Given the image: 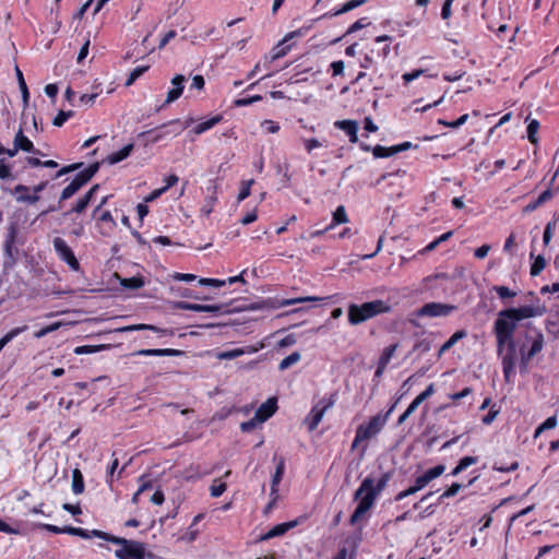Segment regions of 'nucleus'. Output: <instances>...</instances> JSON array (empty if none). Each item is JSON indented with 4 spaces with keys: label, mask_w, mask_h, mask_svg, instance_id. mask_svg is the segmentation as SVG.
<instances>
[{
    "label": "nucleus",
    "mask_w": 559,
    "mask_h": 559,
    "mask_svg": "<svg viewBox=\"0 0 559 559\" xmlns=\"http://www.w3.org/2000/svg\"><path fill=\"white\" fill-rule=\"evenodd\" d=\"M546 266V260L543 255H537L534 258V261L531 265L530 274L532 276H537L542 273V271Z\"/></svg>",
    "instance_id": "obj_37"
},
{
    "label": "nucleus",
    "mask_w": 559,
    "mask_h": 559,
    "mask_svg": "<svg viewBox=\"0 0 559 559\" xmlns=\"http://www.w3.org/2000/svg\"><path fill=\"white\" fill-rule=\"evenodd\" d=\"M456 309L453 305L441 304V302H428L416 310L417 317H447Z\"/></svg>",
    "instance_id": "obj_8"
},
{
    "label": "nucleus",
    "mask_w": 559,
    "mask_h": 559,
    "mask_svg": "<svg viewBox=\"0 0 559 559\" xmlns=\"http://www.w3.org/2000/svg\"><path fill=\"white\" fill-rule=\"evenodd\" d=\"M518 322L513 319L512 314H504L501 310L495 321V334H507L513 336Z\"/></svg>",
    "instance_id": "obj_12"
},
{
    "label": "nucleus",
    "mask_w": 559,
    "mask_h": 559,
    "mask_svg": "<svg viewBox=\"0 0 559 559\" xmlns=\"http://www.w3.org/2000/svg\"><path fill=\"white\" fill-rule=\"evenodd\" d=\"M516 360V347L515 344H510L507 348L506 354L502 355V365H514Z\"/></svg>",
    "instance_id": "obj_43"
},
{
    "label": "nucleus",
    "mask_w": 559,
    "mask_h": 559,
    "mask_svg": "<svg viewBox=\"0 0 559 559\" xmlns=\"http://www.w3.org/2000/svg\"><path fill=\"white\" fill-rule=\"evenodd\" d=\"M253 182H254L253 179L242 181L241 189H240L238 198H237L238 202L243 201L246 198H248L250 195V189H251V186L253 185Z\"/></svg>",
    "instance_id": "obj_50"
},
{
    "label": "nucleus",
    "mask_w": 559,
    "mask_h": 559,
    "mask_svg": "<svg viewBox=\"0 0 559 559\" xmlns=\"http://www.w3.org/2000/svg\"><path fill=\"white\" fill-rule=\"evenodd\" d=\"M98 169L99 163L95 162L79 171L73 180L62 190L59 198V205L61 202L73 197L83 186H85L96 175Z\"/></svg>",
    "instance_id": "obj_4"
},
{
    "label": "nucleus",
    "mask_w": 559,
    "mask_h": 559,
    "mask_svg": "<svg viewBox=\"0 0 559 559\" xmlns=\"http://www.w3.org/2000/svg\"><path fill=\"white\" fill-rule=\"evenodd\" d=\"M504 314H512L513 319L519 322L523 319H528L535 317L537 314H542L540 311H537L531 306H524L520 308H509L503 310Z\"/></svg>",
    "instance_id": "obj_18"
},
{
    "label": "nucleus",
    "mask_w": 559,
    "mask_h": 559,
    "mask_svg": "<svg viewBox=\"0 0 559 559\" xmlns=\"http://www.w3.org/2000/svg\"><path fill=\"white\" fill-rule=\"evenodd\" d=\"M38 124L34 115L22 114L20 128L13 140H29L28 136H37Z\"/></svg>",
    "instance_id": "obj_9"
},
{
    "label": "nucleus",
    "mask_w": 559,
    "mask_h": 559,
    "mask_svg": "<svg viewBox=\"0 0 559 559\" xmlns=\"http://www.w3.org/2000/svg\"><path fill=\"white\" fill-rule=\"evenodd\" d=\"M335 128L343 130L349 140H358V123L355 120H338L334 122Z\"/></svg>",
    "instance_id": "obj_21"
},
{
    "label": "nucleus",
    "mask_w": 559,
    "mask_h": 559,
    "mask_svg": "<svg viewBox=\"0 0 559 559\" xmlns=\"http://www.w3.org/2000/svg\"><path fill=\"white\" fill-rule=\"evenodd\" d=\"M261 127L267 133H275L280 130V126L272 120H264Z\"/></svg>",
    "instance_id": "obj_64"
},
{
    "label": "nucleus",
    "mask_w": 559,
    "mask_h": 559,
    "mask_svg": "<svg viewBox=\"0 0 559 559\" xmlns=\"http://www.w3.org/2000/svg\"><path fill=\"white\" fill-rule=\"evenodd\" d=\"M27 329H28L27 325L17 326V328L10 330L5 335H3L0 338V352L3 349V347L8 343H10L14 337L20 335L21 333L25 332Z\"/></svg>",
    "instance_id": "obj_34"
},
{
    "label": "nucleus",
    "mask_w": 559,
    "mask_h": 559,
    "mask_svg": "<svg viewBox=\"0 0 559 559\" xmlns=\"http://www.w3.org/2000/svg\"><path fill=\"white\" fill-rule=\"evenodd\" d=\"M32 147H33V142H13L12 148L5 150L0 145V154L7 153L10 157H12L19 152V150L28 152L32 150Z\"/></svg>",
    "instance_id": "obj_32"
},
{
    "label": "nucleus",
    "mask_w": 559,
    "mask_h": 559,
    "mask_svg": "<svg viewBox=\"0 0 559 559\" xmlns=\"http://www.w3.org/2000/svg\"><path fill=\"white\" fill-rule=\"evenodd\" d=\"M120 284L122 287H124L127 289H138L144 285V281L142 277L133 276V277L121 280Z\"/></svg>",
    "instance_id": "obj_39"
},
{
    "label": "nucleus",
    "mask_w": 559,
    "mask_h": 559,
    "mask_svg": "<svg viewBox=\"0 0 559 559\" xmlns=\"http://www.w3.org/2000/svg\"><path fill=\"white\" fill-rule=\"evenodd\" d=\"M493 290L497 293V295L501 298V299H506V298H512V297H515L516 296V293L511 290L509 287L507 286H495L493 287Z\"/></svg>",
    "instance_id": "obj_54"
},
{
    "label": "nucleus",
    "mask_w": 559,
    "mask_h": 559,
    "mask_svg": "<svg viewBox=\"0 0 559 559\" xmlns=\"http://www.w3.org/2000/svg\"><path fill=\"white\" fill-rule=\"evenodd\" d=\"M367 2V0H349L347 2H345L340 9H335L333 11H330L328 13H325L324 15H322V17H332V16H336V15H340V14H344L346 12H349L362 4H365Z\"/></svg>",
    "instance_id": "obj_25"
},
{
    "label": "nucleus",
    "mask_w": 559,
    "mask_h": 559,
    "mask_svg": "<svg viewBox=\"0 0 559 559\" xmlns=\"http://www.w3.org/2000/svg\"><path fill=\"white\" fill-rule=\"evenodd\" d=\"M222 120H223L222 115H215L211 118L202 119L201 121L195 122L193 126L186 122V128H190L191 133L199 135V134L212 129Z\"/></svg>",
    "instance_id": "obj_14"
},
{
    "label": "nucleus",
    "mask_w": 559,
    "mask_h": 559,
    "mask_svg": "<svg viewBox=\"0 0 559 559\" xmlns=\"http://www.w3.org/2000/svg\"><path fill=\"white\" fill-rule=\"evenodd\" d=\"M527 338L532 340V345L527 352L521 348V369H526L528 361L537 355L544 346V336L540 332H535L533 336L527 335Z\"/></svg>",
    "instance_id": "obj_11"
},
{
    "label": "nucleus",
    "mask_w": 559,
    "mask_h": 559,
    "mask_svg": "<svg viewBox=\"0 0 559 559\" xmlns=\"http://www.w3.org/2000/svg\"><path fill=\"white\" fill-rule=\"evenodd\" d=\"M150 69V66H139L134 68L130 74L129 78L126 81V86H131L141 75H143L147 70Z\"/></svg>",
    "instance_id": "obj_36"
},
{
    "label": "nucleus",
    "mask_w": 559,
    "mask_h": 559,
    "mask_svg": "<svg viewBox=\"0 0 559 559\" xmlns=\"http://www.w3.org/2000/svg\"><path fill=\"white\" fill-rule=\"evenodd\" d=\"M260 100H262L261 95H253L251 97L237 98L234 100V106L235 107H245V106L251 105V104L260 102Z\"/></svg>",
    "instance_id": "obj_47"
},
{
    "label": "nucleus",
    "mask_w": 559,
    "mask_h": 559,
    "mask_svg": "<svg viewBox=\"0 0 559 559\" xmlns=\"http://www.w3.org/2000/svg\"><path fill=\"white\" fill-rule=\"evenodd\" d=\"M53 248L61 260L68 263V265L78 271L80 267V263L76 260L72 249L68 246L64 239L60 237H56L53 239Z\"/></svg>",
    "instance_id": "obj_10"
},
{
    "label": "nucleus",
    "mask_w": 559,
    "mask_h": 559,
    "mask_svg": "<svg viewBox=\"0 0 559 559\" xmlns=\"http://www.w3.org/2000/svg\"><path fill=\"white\" fill-rule=\"evenodd\" d=\"M99 189L98 185H94L78 202L71 209V211L68 213H83L85 209L88 206L90 202L92 201L94 194Z\"/></svg>",
    "instance_id": "obj_22"
},
{
    "label": "nucleus",
    "mask_w": 559,
    "mask_h": 559,
    "mask_svg": "<svg viewBox=\"0 0 559 559\" xmlns=\"http://www.w3.org/2000/svg\"><path fill=\"white\" fill-rule=\"evenodd\" d=\"M226 488L227 486L225 483L218 481L216 479L214 480V484L210 487L211 496L217 498L225 492Z\"/></svg>",
    "instance_id": "obj_49"
},
{
    "label": "nucleus",
    "mask_w": 559,
    "mask_h": 559,
    "mask_svg": "<svg viewBox=\"0 0 559 559\" xmlns=\"http://www.w3.org/2000/svg\"><path fill=\"white\" fill-rule=\"evenodd\" d=\"M59 326H60V323H59V322L52 323V324H50V325H47V326H45V328L40 329L39 331H37V332L35 333V337H36V338H41V337L46 336L47 334H49V333H51V332H53V331L58 330V329H59Z\"/></svg>",
    "instance_id": "obj_57"
},
{
    "label": "nucleus",
    "mask_w": 559,
    "mask_h": 559,
    "mask_svg": "<svg viewBox=\"0 0 559 559\" xmlns=\"http://www.w3.org/2000/svg\"><path fill=\"white\" fill-rule=\"evenodd\" d=\"M94 535L97 538L119 545L120 548L115 551V556L118 559H144L145 557V545L141 542L118 537L108 533H94Z\"/></svg>",
    "instance_id": "obj_2"
},
{
    "label": "nucleus",
    "mask_w": 559,
    "mask_h": 559,
    "mask_svg": "<svg viewBox=\"0 0 559 559\" xmlns=\"http://www.w3.org/2000/svg\"><path fill=\"white\" fill-rule=\"evenodd\" d=\"M84 478L83 474L79 468H74L72 471V491L75 495H81L84 491Z\"/></svg>",
    "instance_id": "obj_29"
},
{
    "label": "nucleus",
    "mask_w": 559,
    "mask_h": 559,
    "mask_svg": "<svg viewBox=\"0 0 559 559\" xmlns=\"http://www.w3.org/2000/svg\"><path fill=\"white\" fill-rule=\"evenodd\" d=\"M136 356H170L178 357L182 356L183 352L180 349L173 348H156V349H140L134 353Z\"/></svg>",
    "instance_id": "obj_20"
},
{
    "label": "nucleus",
    "mask_w": 559,
    "mask_h": 559,
    "mask_svg": "<svg viewBox=\"0 0 559 559\" xmlns=\"http://www.w3.org/2000/svg\"><path fill=\"white\" fill-rule=\"evenodd\" d=\"M391 307L383 300L377 299L362 305L350 304L347 310L348 322L360 324L378 314L389 312Z\"/></svg>",
    "instance_id": "obj_3"
},
{
    "label": "nucleus",
    "mask_w": 559,
    "mask_h": 559,
    "mask_svg": "<svg viewBox=\"0 0 559 559\" xmlns=\"http://www.w3.org/2000/svg\"><path fill=\"white\" fill-rule=\"evenodd\" d=\"M107 345H83L74 348V354L84 355V354H93L105 349Z\"/></svg>",
    "instance_id": "obj_42"
},
{
    "label": "nucleus",
    "mask_w": 559,
    "mask_h": 559,
    "mask_svg": "<svg viewBox=\"0 0 559 559\" xmlns=\"http://www.w3.org/2000/svg\"><path fill=\"white\" fill-rule=\"evenodd\" d=\"M397 348V344H392L388 347L384 348L381 357L379 358V361L380 364L384 365V366H388L391 358L393 357L395 350Z\"/></svg>",
    "instance_id": "obj_45"
},
{
    "label": "nucleus",
    "mask_w": 559,
    "mask_h": 559,
    "mask_svg": "<svg viewBox=\"0 0 559 559\" xmlns=\"http://www.w3.org/2000/svg\"><path fill=\"white\" fill-rule=\"evenodd\" d=\"M361 69L369 70L376 66V61L373 58V50L364 55L362 59L359 62Z\"/></svg>",
    "instance_id": "obj_48"
},
{
    "label": "nucleus",
    "mask_w": 559,
    "mask_h": 559,
    "mask_svg": "<svg viewBox=\"0 0 559 559\" xmlns=\"http://www.w3.org/2000/svg\"><path fill=\"white\" fill-rule=\"evenodd\" d=\"M347 214L345 207L340 205L333 213L332 223L326 227V229H332L335 225L347 223Z\"/></svg>",
    "instance_id": "obj_33"
},
{
    "label": "nucleus",
    "mask_w": 559,
    "mask_h": 559,
    "mask_svg": "<svg viewBox=\"0 0 559 559\" xmlns=\"http://www.w3.org/2000/svg\"><path fill=\"white\" fill-rule=\"evenodd\" d=\"M412 147V142H402L401 144L393 145L390 147H384L381 145H377L372 148L373 156L377 158H384L392 155H395L400 152L407 151Z\"/></svg>",
    "instance_id": "obj_15"
},
{
    "label": "nucleus",
    "mask_w": 559,
    "mask_h": 559,
    "mask_svg": "<svg viewBox=\"0 0 559 559\" xmlns=\"http://www.w3.org/2000/svg\"><path fill=\"white\" fill-rule=\"evenodd\" d=\"M83 166V163H74L68 166L62 167L60 170H58L55 175V178H59L66 174L73 173L75 170H79Z\"/></svg>",
    "instance_id": "obj_55"
},
{
    "label": "nucleus",
    "mask_w": 559,
    "mask_h": 559,
    "mask_svg": "<svg viewBox=\"0 0 559 559\" xmlns=\"http://www.w3.org/2000/svg\"><path fill=\"white\" fill-rule=\"evenodd\" d=\"M391 479V473H384L374 485V479L370 476L366 477L359 488L354 493V500H358L354 513L350 515L349 523L352 525L360 521L365 514L372 508L377 496L386 487Z\"/></svg>",
    "instance_id": "obj_1"
},
{
    "label": "nucleus",
    "mask_w": 559,
    "mask_h": 559,
    "mask_svg": "<svg viewBox=\"0 0 559 559\" xmlns=\"http://www.w3.org/2000/svg\"><path fill=\"white\" fill-rule=\"evenodd\" d=\"M94 218H96L100 223H109L111 227L116 225L112 215L109 211H104L99 215L96 214Z\"/></svg>",
    "instance_id": "obj_63"
},
{
    "label": "nucleus",
    "mask_w": 559,
    "mask_h": 559,
    "mask_svg": "<svg viewBox=\"0 0 559 559\" xmlns=\"http://www.w3.org/2000/svg\"><path fill=\"white\" fill-rule=\"evenodd\" d=\"M258 424L260 423L257 419V416L254 415V417L251 418L250 420L241 423L240 429L242 432H251L252 430L255 429Z\"/></svg>",
    "instance_id": "obj_59"
},
{
    "label": "nucleus",
    "mask_w": 559,
    "mask_h": 559,
    "mask_svg": "<svg viewBox=\"0 0 559 559\" xmlns=\"http://www.w3.org/2000/svg\"><path fill=\"white\" fill-rule=\"evenodd\" d=\"M182 92H183V87H180V86L179 87H173L167 93L166 103L170 104V103L177 100L182 95Z\"/></svg>",
    "instance_id": "obj_58"
},
{
    "label": "nucleus",
    "mask_w": 559,
    "mask_h": 559,
    "mask_svg": "<svg viewBox=\"0 0 559 559\" xmlns=\"http://www.w3.org/2000/svg\"><path fill=\"white\" fill-rule=\"evenodd\" d=\"M386 417L382 414L372 416L368 423L361 424L357 427L358 440H369L376 437L385 426Z\"/></svg>",
    "instance_id": "obj_5"
},
{
    "label": "nucleus",
    "mask_w": 559,
    "mask_h": 559,
    "mask_svg": "<svg viewBox=\"0 0 559 559\" xmlns=\"http://www.w3.org/2000/svg\"><path fill=\"white\" fill-rule=\"evenodd\" d=\"M319 300H322V298L312 297V296L298 297V298H292V299H283L282 301H280L278 307L292 306V305L307 302V301H319Z\"/></svg>",
    "instance_id": "obj_41"
},
{
    "label": "nucleus",
    "mask_w": 559,
    "mask_h": 559,
    "mask_svg": "<svg viewBox=\"0 0 559 559\" xmlns=\"http://www.w3.org/2000/svg\"><path fill=\"white\" fill-rule=\"evenodd\" d=\"M297 525H298V521L297 520L277 524L274 527H272L270 531H267L265 534L261 535L259 537V540L260 542H265V540H269L271 538H274V537H277V536H282L285 533H287L289 530L296 527Z\"/></svg>",
    "instance_id": "obj_17"
},
{
    "label": "nucleus",
    "mask_w": 559,
    "mask_h": 559,
    "mask_svg": "<svg viewBox=\"0 0 559 559\" xmlns=\"http://www.w3.org/2000/svg\"><path fill=\"white\" fill-rule=\"evenodd\" d=\"M15 72H16L19 86H20V90L22 93L23 100L25 104H27L28 99H29V93H28V88H27L26 82L24 80L23 73L19 67H15Z\"/></svg>",
    "instance_id": "obj_38"
},
{
    "label": "nucleus",
    "mask_w": 559,
    "mask_h": 559,
    "mask_svg": "<svg viewBox=\"0 0 559 559\" xmlns=\"http://www.w3.org/2000/svg\"><path fill=\"white\" fill-rule=\"evenodd\" d=\"M207 190H212V192L205 198L204 200V204L203 206L201 207V213L205 216H209L212 212H213V209H214V205H215V202L217 200L216 198V186H211L207 188Z\"/></svg>",
    "instance_id": "obj_28"
},
{
    "label": "nucleus",
    "mask_w": 559,
    "mask_h": 559,
    "mask_svg": "<svg viewBox=\"0 0 559 559\" xmlns=\"http://www.w3.org/2000/svg\"><path fill=\"white\" fill-rule=\"evenodd\" d=\"M467 335L465 330L456 331L451 337L442 344L438 352V357H441L445 352H448L450 348H452L456 342L464 338Z\"/></svg>",
    "instance_id": "obj_27"
},
{
    "label": "nucleus",
    "mask_w": 559,
    "mask_h": 559,
    "mask_svg": "<svg viewBox=\"0 0 559 559\" xmlns=\"http://www.w3.org/2000/svg\"><path fill=\"white\" fill-rule=\"evenodd\" d=\"M285 472V460L283 457L278 459L275 473L272 477L271 484V495H276L278 492V485L283 478Z\"/></svg>",
    "instance_id": "obj_26"
},
{
    "label": "nucleus",
    "mask_w": 559,
    "mask_h": 559,
    "mask_svg": "<svg viewBox=\"0 0 559 559\" xmlns=\"http://www.w3.org/2000/svg\"><path fill=\"white\" fill-rule=\"evenodd\" d=\"M334 402L335 401L333 396H331L328 401L321 400L317 405L312 407L311 412L304 420V424L307 426L309 431L316 430L318 425L321 423L325 412L333 406Z\"/></svg>",
    "instance_id": "obj_6"
},
{
    "label": "nucleus",
    "mask_w": 559,
    "mask_h": 559,
    "mask_svg": "<svg viewBox=\"0 0 559 559\" xmlns=\"http://www.w3.org/2000/svg\"><path fill=\"white\" fill-rule=\"evenodd\" d=\"M139 330H151V331L158 333L162 336H174L175 335L174 329H159V328H157L155 325H151V324H134V325H129V326L121 329V331H139Z\"/></svg>",
    "instance_id": "obj_24"
},
{
    "label": "nucleus",
    "mask_w": 559,
    "mask_h": 559,
    "mask_svg": "<svg viewBox=\"0 0 559 559\" xmlns=\"http://www.w3.org/2000/svg\"><path fill=\"white\" fill-rule=\"evenodd\" d=\"M462 488V485L459 484V483H453L440 497V499H443V498H450V497H454L459 491L460 489Z\"/></svg>",
    "instance_id": "obj_62"
},
{
    "label": "nucleus",
    "mask_w": 559,
    "mask_h": 559,
    "mask_svg": "<svg viewBox=\"0 0 559 559\" xmlns=\"http://www.w3.org/2000/svg\"><path fill=\"white\" fill-rule=\"evenodd\" d=\"M301 356L298 352H294L285 357L278 365L280 370H286L290 368L293 365L297 364L300 360Z\"/></svg>",
    "instance_id": "obj_35"
},
{
    "label": "nucleus",
    "mask_w": 559,
    "mask_h": 559,
    "mask_svg": "<svg viewBox=\"0 0 559 559\" xmlns=\"http://www.w3.org/2000/svg\"><path fill=\"white\" fill-rule=\"evenodd\" d=\"M424 73V70H414L412 72H406L402 75L404 84H408L412 81L418 79Z\"/></svg>",
    "instance_id": "obj_61"
},
{
    "label": "nucleus",
    "mask_w": 559,
    "mask_h": 559,
    "mask_svg": "<svg viewBox=\"0 0 559 559\" xmlns=\"http://www.w3.org/2000/svg\"><path fill=\"white\" fill-rule=\"evenodd\" d=\"M539 130V122L536 119H532L528 121L526 133L527 140H536V134Z\"/></svg>",
    "instance_id": "obj_51"
},
{
    "label": "nucleus",
    "mask_w": 559,
    "mask_h": 559,
    "mask_svg": "<svg viewBox=\"0 0 559 559\" xmlns=\"http://www.w3.org/2000/svg\"><path fill=\"white\" fill-rule=\"evenodd\" d=\"M132 150H133V144L129 143L128 145H126L121 150H119L118 152L108 154L102 162H98V163H99V165L105 164V163L108 165L118 164L119 162L126 159L130 155Z\"/></svg>",
    "instance_id": "obj_19"
},
{
    "label": "nucleus",
    "mask_w": 559,
    "mask_h": 559,
    "mask_svg": "<svg viewBox=\"0 0 559 559\" xmlns=\"http://www.w3.org/2000/svg\"><path fill=\"white\" fill-rule=\"evenodd\" d=\"M175 309L180 310H189L195 312H211V313H230L234 310H229L228 306L225 304H215V305H200V304H191L187 301H177L174 304Z\"/></svg>",
    "instance_id": "obj_7"
},
{
    "label": "nucleus",
    "mask_w": 559,
    "mask_h": 559,
    "mask_svg": "<svg viewBox=\"0 0 559 559\" xmlns=\"http://www.w3.org/2000/svg\"><path fill=\"white\" fill-rule=\"evenodd\" d=\"M287 41H284V38L282 41H280L275 47H273L271 51V59L277 60L280 58L285 57L292 49V45L286 44Z\"/></svg>",
    "instance_id": "obj_31"
},
{
    "label": "nucleus",
    "mask_w": 559,
    "mask_h": 559,
    "mask_svg": "<svg viewBox=\"0 0 559 559\" xmlns=\"http://www.w3.org/2000/svg\"><path fill=\"white\" fill-rule=\"evenodd\" d=\"M556 227V222H549L546 227H545V230H544V235H543V241H544V245L545 246H548L551 238H552V233H554V229Z\"/></svg>",
    "instance_id": "obj_56"
},
{
    "label": "nucleus",
    "mask_w": 559,
    "mask_h": 559,
    "mask_svg": "<svg viewBox=\"0 0 559 559\" xmlns=\"http://www.w3.org/2000/svg\"><path fill=\"white\" fill-rule=\"evenodd\" d=\"M445 466L442 464L436 465L432 468H429L426 471L423 475L418 476L415 481L414 486L419 490L424 489L430 481L438 478L444 473Z\"/></svg>",
    "instance_id": "obj_13"
},
{
    "label": "nucleus",
    "mask_w": 559,
    "mask_h": 559,
    "mask_svg": "<svg viewBox=\"0 0 559 559\" xmlns=\"http://www.w3.org/2000/svg\"><path fill=\"white\" fill-rule=\"evenodd\" d=\"M15 241V228L13 226L10 227V231L4 241V250L9 255H12V246Z\"/></svg>",
    "instance_id": "obj_52"
},
{
    "label": "nucleus",
    "mask_w": 559,
    "mask_h": 559,
    "mask_svg": "<svg viewBox=\"0 0 559 559\" xmlns=\"http://www.w3.org/2000/svg\"><path fill=\"white\" fill-rule=\"evenodd\" d=\"M557 426V417L551 416L548 417L542 425L537 427L535 430L534 437L537 438L543 431L552 429Z\"/></svg>",
    "instance_id": "obj_44"
},
{
    "label": "nucleus",
    "mask_w": 559,
    "mask_h": 559,
    "mask_svg": "<svg viewBox=\"0 0 559 559\" xmlns=\"http://www.w3.org/2000/svg\"><path fill=\"white\" fill-rule=\"evenodd\" d=\"M72 116V111H60L55 118L52 123L56 127H61L70 117Z\"/></svg>",
    "instance_id": "obj_60"
},
{
    "label": "nucleus",
    "mask_w": 559,
    "mask_h": 559,
    "mask_svg": "<svg viewBox=\"0 0 559 559\" xmlns=\"http://www.w3.org/2000/svg\"><path fill=\"white\" fill-rule=\"evenodd\" d=\"M258 349L253 346H247L245 348H235L230 350L221 352L216 355L219 360H229L242 356L245 354H253Z\"/></svg>",
    "instance_id": "obj_23"
},
{
    "label": "nucleus",
    "mask_w": 559,
    "mask_h": 559,
    "mask_svg": "<svg viewBox=\"0 0 559 559\" xmlns=\"http://www.w3.org/2000/svg\"><path fill=\"white\" fill-rule=\"evenodd\" d=\"M330 69H331L332 78H335V76H338V75H343L344 74V69H345V63H344L343 60L333 61L330 64Z\"/></svg>",
    "instance_id": "obj_53"
},
{
    "label": "nucleus",
    "mask_w": 559,
    "mask_h": 559,
    "mask_svg": "<svg viewBox=\"0 0 559 559\" xmlns=\"http://www.w3.org/2000/svg\"><path fill=\"white\" fill-rule=\"evenodd\" d=\"M435 393V384L430 383L425 391H423L419 395H417L414 401L408 405L411 409L414 412L418 408V406L428 397H430Z\"/></svg>",
    "instance_id": "obj_30"
},
{
    "label": "nucleus",
    "mask_w": 559,
    "mask_h": 559,
    "mask_svg": "<svg viewBox=\"0 0 559 559\" xmlns=\"http://www.w3.org/2000/svg\"><path fill=\"white\" fill-rule=\"evenodd\" d=\"M497 338L498 353L501 355L504 346L509 348L510 344H515L513 336L507 334H495Z\"/></svg>",
    "instance_id": "obj_40"
},
{
    "label": "nucleus",
    "mask_w": 559,
    "mask_h": 559,
    "mask_svg": "<svg viewBox=\"0 0 559 559\" xmlns=\"http://www.w3.org/2000/svg\"><path fill=\"white\" fill-rule=\"evenodd\" d=\"M277 409V400L275 397L267 399L255 411L257 419L260 424L266 421Z\"/></svg>",
    "instance_id": "obj_16"
},
{
    "label": "nucleus",
    "mask_w": 559,
    "mask_h": 559,
    "mask_svg": "<svg viewBox=\"0 0 559 559\" xmlns=\"http://www.w3.org/2000/svg\"><path fill=\"white\" fill-rule=\"evenodd\" d=\"M370 24V21L368 17H361L357 20L355 23H353L347 31L345 32L344 36L356 33L357 31L368 26Z\"/></svg>",
    "instance_id": "obj_46"
}]
</instances>
